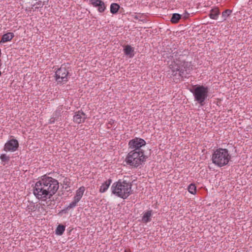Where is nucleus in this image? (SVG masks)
I'll return each mask as SVG.
<instances>
[{
  "label": "nucleus",
  "mask_w": 252,
  "mask_h": 252,
  "mask_svg": "<svg viewBox=\"0 0 252 252\" xmlns=\"http://www.w3.org/2000/svg\"><path fill=\"white\" fill-rule=\"evenodd\" d=\"M0 159L2 161H8L9 158L5 154H2L0 156Z\"/></svg>",
  "instance_id": "24"
},
{
  "label": "nucleus",
  "mask_w": 252,
  "mask_h": 252,
  "mask_svg": "<svg viewBox=\"0 0 252 252\" xmlns=\"http://www.w3.org/2000/svg\"><path fill=\"white\" fill-rule=\"evenodd\" d=\"M220 13L219 9L218 7H214L210 10L209 17L211 19L217 20Z\"/></svg>",
  "instance_id": "12"
},
{
  "label": "nucleus",
  "mask_w": 252,
  "mask_h": 252,
  "mask_svg": "<svg viewBox=\"0 0 252 252\" xmlns=\"http://www.w3.org/2000/svg\"><path fill=\"white\" fill-rule=\"evenodd\" d=\"M112 183V180L109 179L106 180L104 183H103L100 187L99 192L103 193L105 192L109 188L110 185Z\"/></svg>",
  "instance_id": "13"
},
{
  "label": "nucleus",
  "mask_w": 252,
  "mask_h": 252,
  "mask_svg": "<svg viewBox=\"0 0 252 252\" xmlns=\"http://www.w3.org/2000/svg\"><path fill=\"white\" fill-rule=\"evenodd\" d=\"M124 53L130 58L134 56V49L130 45H127L124 48Z\"/></svg>",
  "instance_id": "15"
},
{
  "label": "nucleus",
  "mask_w": 252,
  "mask_h": 252,
  "mask_svg": "<svg viewBox=\"0 0 252 252\" xmlns=\"http://www.w3.org/2000/svg\"><path fill=\"white\" fill-rule=\"evenodd\" d=\"M131 186L130 183L119 180L112 185V192L116 196L125 199L132 193Z\"/></svg>",
  "instance_id": "2"
},
{
  "label": "nucleus",
  "mask_w": 252,
  "mask_h": 252,
  "mask_svg": "<svg viewBox=\"0 0 252 252\" xmlns=\"http://www.w3.org/2000/svg\"><path fill=\"white\" fill-rule=\"evenodd\" d=\"M85 190V188L84 187L82 186L80 187L76 191V194L75 196L74 197V199L78 201V202L81 200L84 191Z\"/></svg>",
  "instance_id": "11"
},
{
  "label": "nucleus",
  "mask_w": 252,
  "mask_h": 252,
  "mask_svg": "<svg viewBox=\"0 0 252 252\" xmlns=\"http://www.w3.org/2000/svg\"><path fill=\"white\" fill-rule=\"evenodd\" d=\"M152 216V211H148L144 213L142 217V221L147 223L151 220V217Z\"/></svg>",
  "instance_id": "16"
},
{
  "label": "nucleus",
  "mask_w": 252,
  "mask_h": 252,
  "mask_svg": "<svg viewBox=\"0 0 252 252\" xmlns=\"http://www.w3.org/2000/svg\"><path fill=\"white\" fill-rule=\"evenodd\" d=\"M189 14L188 12H185L181 15V17H182L184 19H187L189 17Z\"/></svg>",
  "instance_id": "25"
},
{
  "label": "nucleus",
  "mask_w": 252,
  "mask_h": 252,
  "mask_svg": "<svg viewBox=\"0 0 252 252\" xmlns=\"http://www.w3.org/2000/svg\"><path fill=\"white\" fill-rule=\"evenodd\" d=\"M19 146V143L17 140L11 139L8 141L4 145V150L6 152H15Z\"/></svg>",
  "instance_id": "8"
},
{
  "label": "nucleus",
  "mask_w": 252,
  "mask_h": 252,
  "mask_svg": "<svg viewBox=\"0 0 252 252\" xmlns=\"http://www.w3.org/2000/svg\"><path fill=\"white\" fill-rule=\"evenodd\" d=\"M55 121V119L53 118H51L50 119V123H54Z\"/></svg>",
  "instance_id": "26"
},
{
  "label": "nucleus",
  "mask_w": 252,
  "mask_h": 252,
  "mask_svg": "<svg viewBox=\"0 0 252 252\" xmlns=\"http://www.w3.org/2000/svg\"><path fill=\"white\" fill-rule=\"evenodd\" d=\"M86 119V115L83 112L78 111L75 113L73 116V121L77 124L84 122Z\"/></svg>",
  "instance_id": "10"
},
{
  "label": "nucleus",
  "mask_w": 252,
  "mask_h": 252,
  "mask_svg": "<svg viewBox=\"0 0 252 252\" xmlns=\"http://www.w3.org/2000/svg\"><path fill=\"white\" fill-rule=\"evenodd\" d=\"M120 6L118 4L113 3L110 5V12L112 14H116L118 11Z\"/></svg>",
  "instance_id": "17"
},
{
  "label": "nucleus",
  "mask_w": 252,
  "mask_h": 252,
  "mask_svg": "<svg viewBox=\"0 0 252 252\" xmlns=\"http://www.w3.org/2000/svg\"><path fill=\"white\" fill-rule=\"evenodd\" d=\"M58 181L51 177L44 175L38 179L33 189V194L40 200H45L50 198L58 190Z\"/></svg>",
  "instance_id": "1"
},
{
  "label": "nucleus",
  "mask_w": 252,
  "mask_h": 252,
  "mask_svg": "<svg viewBox=\"0 0 252 252\" xmlns=\"http://www.w3.org/2000/svg\"><path fill=\"white\" fill-rule=\"evenodd\" d=\"M231 159V155L226 149L220 148L214 151L212 155V162L216 165L222 167L227 165Z\"/></svg>",
  "instance_id": "3"
},
{
  "label": "nucleus",
  "mask_w": 252,
  "mask_h": 252,
  "mask_svg": "<svg viewBox=\"0 0 252 252\" xmlns=\"http://www.w3.org/2000/svg\"><path fill=\"white\" fill-rule=\"evenodd\" d=\"M146 145L145 141L140 138H135L128 142L129 148L135 151H143L140 148Z\"/></svg>",
  "instance_id": "7"
},
{
  "label": "nucleus",
  "mask_w": 252,
  "mask_h": 252,
  "mask_svg": "<svg viewBox=\"0 0 252 252\" xmlns=\"http://www.w3.org/2000/svg\"><path fill=\"white\" fill-rule=\"evenodd\" d=\"M232 11L229 9H226L222 13V18L223 20H225L230 15Z\"/></svg>",
  "instance_id": "21"
},
{
  "label": "nucleus",
  "mask_w": 252,
  "mask_h": 252,
  "mask_svg": "<svg viewBox=\"0 0 252 252\" xmlns=\"http://www.w3.org/2000/svg\"><path fill=\"white\" fill-rule=\"evenodd\" d=\"M181 18V15L178 13H174L172 15L171 19V22L172 23H177Z\"/></svg>",
  "instance_id": "18"
},
{
  "label": "nucleus",
  "mask_w": 252,
  "mask_h": 252,
  "mask_svg": "<svg viewBox=\"0 0 252 252\" xmlns=\"http://www.w3.org/2000/svg\"><path fill=\"white\" fill-rule=\"evenodd\" d=\"M69 72L65 65H62L55 72V79L58 84H64L68 80Z\"/></svg>",
  "instance_id": "6"
},
{
  "label": "nucleus",
  "mask_w": 252,
  "mask_h": 252,
  "mask_svg": "<svg viewBox=\"0 0 252 252\" xmlns=\"http://www.w3.org/2000/svg\"><path fill=\"white\" fill-rule=\"evenodd\" d=\"M90 3L95 7H97L99 12H103L106 9V5L104 2L101 0H90Z\"/></svg>",
  "instance_id": "9"
},
{
  "label": "nucleus",
  "mask_w": 252,
  "mask_h": 252,
  "mask_svg": "<svg viewBox=\"0 0 252 252\" xmlns=\"http://www.w3.org/2000/svg\"><path fill=\"white\" fill-rule=\"evenodd\" d=\"M192 92L194 96L195 100L197 101L201 105H203L204 101L208 96V88L203 85L194 86L193 91Z\"/></svg>",
  "instance_id": "5"
},
{
  "label": "nucleus",
  "mask_w": 252,
  "mask_h": 252,
  "mask_svg": "<svg viewBox=\"0 0 252 252\" xmlns=\"http://www.w3.org/2000/svg\"><path fill=\"white\" fill-rule=\"evenodd\" d=\"M188 191L192 194H195L196 192V188L194 184H190L188 187Z\"/></svg>",
  "instance_id": "22"
},
{
  "label": "nucleus",
  "mask_w": 252,
  "mask_h": 252,
  "mask_svg": "<svg viewBox=\"0 0 252 252\" xmlns=\"http://www.w3.org/2000/svg\"><path fill=\"white\" fill-rule=\"evenodd\" d=\"M125 252H130L129 250H125Z\"/></svg>",
  "instance_id": "27"
},
{
  "label": "nucleus",
  "mask_w": 252,
  "mask_h": 252,
  "mask_svg": "<svg viewBox=\"0 0 252 252\" xmlns=\"http://www.w3.org/2000/svg\"><path fill=\"white\" fill-rule=\"evenodd\" d=\"M146 160L143 151L132 150L128 153L126 158V163L133 167L141 165Z\"/></svg>",
  "instance_id": "4"
},
{
  "label": "nucleus",
  "mask_w": 252,
  "mask_h": 252,
  "mask_svg": "<svg viewBox=\"0 0 252 252\" xmlns=\"http://www.w3.org/2000/svg\"><path fill=\"white\" fill-rule=\"evenodd\" d=\"M14 35L12 32H8L3 34L0 40V43H5L10 41L13 38Z\"/></svg>",
  "instance_id": "14"
},
{
  "label": "nucleus",
  "mask_w": 252,
  "mask_h": 252,
  "mask_svg": "<svg viewBox=\"0 0 252 252\" xmlns=\"http://www.w3.org/2000/svg\"><path fill=\"white\" fill-rule=\"evenodd\" d=\"M78 201L75 200V199H73V201H72L69 205H68L67 208L71 209L72 208H74L75 207L78 203Z\"/></svg>",
  "instance_id": "23"
},
{
  "label": "nucleus",
  "mask_w": 252,
  "mask_h": 252,
  "mask_svg": "<svg viewBox=\"0 0 252 252\" xmlns=\"http://www.w3.org/2000/svg\"><path fill=\"white\" fill-rule=\"evenodd\" d=\"M170 68L172 70L173 75H176L177 74V72H179V73L180 74V72H181V71L180 70V68L178 65H175V67H174V65L171 64L170 65Z\"/></svg>",
  "instance_id": "20"
},
{
  "label": "nucleus",
  "mask_w": 252,
  "mask_h": 252,
  "mask_svg": "<svg viewBox=\"0 0 252 252\" xmlns=\"http://www.w3.org/2000/svg\"><path fill=\"white\" fill-rule=\"evenodd\" d=\"M65 230V226L63 225H59L56 229V233L57 235H61Z\"/></svg>",
  "instance_id": "19"
}]
</instances>
